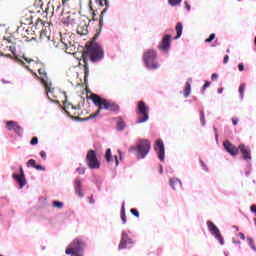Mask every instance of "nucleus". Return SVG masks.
I'll list each match as a JSON object with an SVG mask.
<instances>
[{"mask_svg": "<svg viewBox=\"0 0 256 256\" xmlns=\"http://www.w3.org/2000/svg\"><path fill=\"white\" fill-rule=\"evenodd\" d=\"M215 39V33L210 34L209 38L205 40L206 43H212Z\"/></svg>", "mask_w": 256, "mask_h": 256, "instance_id": "e433bc0d", "label": "nucleus"}, {"mask_svg": "<svg viewBox=\"0 0 256 256\" xmlns=\"http://www.w3.org/2000/svg\"><path fill=\"white\" fill-rule=\"evenodd\" d=\"M191 95V82L187 81L184 88V97L187 99Z\"/></svg>", "mask_w": 256, "mask_h": 256, "instance_id": "b1692460", "label": "nucleus"}, {"mask_svg": "<svg viewBox=\"0 0 256 256\" xmlns=\"http://www.w3.org/2000/svg\"><path fill=\"white\" fill-rule=\"evenodd\" d=\"M218 93H219V94L223 93V88H219V89H218Z\"/></svg>", "mask_w": 256, "mask_h": 256, "instance_id": "4d7b16f0", "label": "nucleus"}, {"mask_svg": "<svg viewBox=\"0 0 256 256\" xmlns=\"http://www.w3.org/2000/svg\"><path fill=\"white\" fill-rule=\"evenodd\" d=\"M211 86V82L205 81L204 86L202 87V93H205L207 91V88Z\"/></svg>", "mask_w": 256, "mask_h": 256, "instance_id": "c9c22d12", "label": "nucleus"}, {"mask_svg": "<svg viewBox=\"0 0 256 256\" xmlns=\"http://www.w3.org/2000/svg\"><path fill=\"white\" fill-rule=\"evenodd\" d=\"M154 149H155L160 161H165V144H163L162 140L156 141Z\"/></svg>", "mask_w": 256, "mask_h": 256, "instance_id": "9d476101", "label": "nucleus"}, {"mask_svg": "<svg viewBox=\"0 0 256 256\" xmlns=\"http://www.w3.org/2000/svg\"><path fill=\"white\" fill-rule=\"evenodd\" d=\"M239 93H240L241 99H243V95L245 93V84H240Z\"/></svg>", "mask_w": 256, "mask_h": 256, "instance_id": "72a5a7b5", "label": "nucleus"}, {"mask_svg": "<svg viewBox=\"0 0 256 256\" xmlns=\"http://www.w3.org/2000/svg\"><path fill=\"white\" fill-rule=\"evenodd\" d=\"M114 159H115V164H116V167H117V165H119V159L117 158V156H114Z\"/></svg>", "mask_w": 256, "mask_h": 256, "instance_id": "864d4df0", "label": "nucleus"}, {"mask_svg": "<svg viewBox=\"0 0 256 256\" xmlns=\"http://www.w3.org/2000/svg\"><path fill=\"white\" fill-rule=\"evenodd\" d=\"M13 179L17 181V183L20 185V188L23 189L25 185H27V180L25 179V172L23 171V167L20 166V175L19 174H13Z\"/></svg>", "mask_w": 256, "mask_h": 256, "instance_id": "f3484780", "label": "nucleus"}, {"mask_svg": "<svg viewBox=\"0 0 256 256\" xmlns=\"http://www.w3.org/2000/svg\"><path fill=\"white\" fill-rule=\"evenodd\" d=\"M58 9H61V6H58V7H57V11H58Z\"/></svg>", "mask_w": 256, "mask_h": 256, "instance_id": "0e129e2a", "label": "nucleus"}, {"mask_svg": "<svg viewBox=\"0 0 256 256\" xmlns=\"http://www.w3.org/2000/svg\"><path fill=\"white\" fill-rule=\"evenodd\" d=\"M237 123H239V119H237V118H232V124H233V125H237Z\"/></svg>", "mask_w": 256, "mask_h": 256, "instance_id": "603ef678", "label": "nucleus"}, {"mask_svg": "<svg viewBox=\"0 0 256 256\" xmlns=\"http://www.w3.org/2000/svg\"><path fill=\"white\" fill-rule=\"evenodd\" d=\"M81 21V17H78L75 14H69L66 18L63 19L64 25H67V27H73L77 25Z\"/></svg>", "mask_w": 256, "mask_h": 256, "instance_id": "2eb2a0df", "label": "nucleus"}, {"mask_svg": "<svg viewBox=\"0 0 256 256\" xmlns=\"http://www.w3.org/2000/svg\"><path fill=\"white\" fill-rule=\"evenodd\" d=\"M144 65L147 69H159V62H157V52L155 50H148L143 55Z\"/></svg>", "mask_w": 256, "mask_h": 256, "instance_id": "423d86ee", "label": "nucleus"}, {"mask_svg": "<svg viewBox=\"0 0 256 256\" xmlns=\"http://www.w3.org/2000/svg\"><path fill=\"white\" fill-rule=\"evenodd\" d=\"M219 78V75H217V73H213L212 75H211V79L213 80V81H215V79H218Z\"/></svg>", "mask_w": 256, "mask_h": 256, "instance_id": "09e8293b", "label": "nucleus"}, {"mask_svg": "<svg viewBox=\"0 0 256 256\" xmlns=\"http://www.w3.org/2000/svg\"><path fill=\"white\" fill-rule=\"evenodd\" d=\"M207 227L211 235H214L215 238L220 241L221 245H225V242L223 241V236H221V231H219V228H217L212 221H207Z\"/></svg>", "mask_w": 256, "mask_h": 256, "instance_id": "1a4fd4ad", "label": "nucleus"}, {"mask_svg": "<svg viewBox=\"0 0 256 256\" xmlns=\"http://www.w3.org/2000/svg\"><path fill=\"white\" fill-rule=\"evenodd\" d=\"M38 73L40 75L39 79L46 89L48 99L53 101V97H55L53 95V93H55V88H53V83L49 80V76H47V71H45V68H40L38 69Z\"/></svg>", "mask_w": 256, "mask_h": 256, "instance_id": "20e7f679", "label": "nucleus"}, {"mask_svg": "<svg viewBox=\"0 0 256 256\" xmlns=\"http://www.w3.org/2000/svg\"><path fill=\"white\" fill-rule=\"evenodd\" d=\"M37 165V162L35 161V159H30L27 162V167H34Z\"/></svg>", "mask_w": 256, "mask_h": 256, "instance_id": "f704fd0d", "label": "nucleus"}, {"mask_svg": "<svg viewBox=\"0 0 256 256\" xmlns=\"http://www.w3.org/2000/svg\"><path fill=\"white\" fill-rule=\"evenodd\" d=\"M169 184L174 191H177V189H183V183L179 178H171L169 180Z\"/></svg>", "mask_w": 256, "mask_h": 256, "instance_id": "412c9836", "label": "nucleus"}, {"mask_svg": "<svg viewBox=\"0 0 256 256\" xmlns=\"http://www.w3.org/2000/svg\"><path fill=\"white\" fill-rule=\"evenodd\" d=\"M26 61H27L28 63H31V61H33V60H27V59H26Z\"/></svg>", "mask_w": 256, "mask_h": 256, "instance_id": "680f3d73", "label": "nucleus"}, {"mask_svg": "<svg viewBox=\"0 0 256 256\" xmlns=\"http://www.w3.org/2000/svg\"><path fill=\"white\" fill-rule=\"evenodd\" d=\"M224 149L231 155L232 157H237L239 155V148H237L233 143H231L229 140H226L224 143Z\"/></svg>", "mask_w": 256, "mask_h": 256, "instance_id": "ddd939ff", "label": "nucleus"}, {"mask_svg": "<svg viewBox=\"0 0 256 256\" xmlns=\"http://www.w3.org/2000/svg\"><path fill=\"white\" fill-rule=\"evenodd\" d=\"M181 1H183V0H168V3H169L172 7H177V5H179V3H181Z\"/></svg>", "mask_w": 256, "mask_h": 256, "instance_id": "2f4dec72", "label": "nucleus"}, {"mask_svg": "<svg viewBox=\"0 0 256 256\" xmlns=\"http://www.w3.org/2000/svg\"><path fill=\"white\" fill-rule=\"evenodd\" d=\"M6 57H11V54L6 55Z\"/></svg>", "mask_w": 256, "mask_h": 256, "instance_id": "69168bd1", "label": "nucleus"}, {"mask_svg": "<svg viewBox=\"0 0 256 256\" xmlns=\"http://www.w3.org/2000/svg\"><path fill=\"white\" fill-rule=\"evenodd\" d=\"M121 220L124 223H127V216L125 215V202L122 204V209H121Z\"/></svg>", "mask_w": 256, "mask_h": 256, "instance_id": "a878e982", "label": "nucleus"}, {"mask_svg": "<svg viewBox=\"0 0 256 256\" xmlns=\"http://www.w3.org/2000/svg\"><path fill=\"white\" fill-rule=\"evenodd\" d=\"M200 163H201L204 171H207V165L205 164V162H203V160H200Z\"/></svg>", "mask_w": 256, "mask_h": 256, "instance_id": "8fccbe9b", "label": "nucleus"}, {"mask_svg": "<svg viewBox=\"0 0 256 256\" xmlns=\"http://www.w3.org/2000/svg\"><path fill=\"white\" fill-rule=\"evenodd\" d=\"M86 163L89 169H99L101 167V162L97 159V153H95V150H89L87 152Z\"/></svg>", "mask_w": 256, "mask_h": 256, "instance_id": "6e6552de", "label": "nucleus"}, {"mask_svg": "<svg viewBox=\"0 0 256 256\" xmlns=\"http://www.w3.org/2000/svg\"><path fill=\"white\" fill-rule=\"evenodd\" d=\"M34 169H37V171H45V167H43L41 165L34 166Z\"/></svg>", "mask_w": 256, "mask_h": 256, "instance_id": "79ce46f5", "label": "nucleus"}, {"mask_svg": "<svg viewBox=\"0 0 256 256\" xmlns=\"http://www.w3.org/2000/svg\"><path fill=\"white\" fill-rule=\"evenodd\" d=\"M130 213H132L134 215V217H137L139 218V210L135 209V208H132L130 210Z\"/></svg>", "mask_w": 256, "mask_h": 256, "instance_id": "ea45409f", "label": "nucleus"}, {"mask_svg": "<svg viewBox=\"0 0 256 256\" xmlns=\"http://www.w3.org/2000/svg\"><path fill=\"white\" fill-rule=\"evenodd\" d=\"M184 5H185L187 11H191V5H189V2H184Z\"/></svg>", "mask_w": 256, "mask_h": 256, "instance_id": "49530a36", "label": "nucleus"}, {"mask_svg": "<svg viewBox=\"0 0 256 256\" xmlns=\"http://www.w3.org/2000/svg\"><path fill=\"white\" fill-rule=\"evenodd\" d=\"M99 27L100 29L97 30L96 34L94 35L92 41L89 45H86V50L82 52V60L84 63V82L87 83L89 79V63L87 61H92V63H97V61H101L104 57L105 53L103 52V47L99 43H97V39L101 34V29L103 28V18L99 20Z\"/></svg>", "mask_w": 256, "mask_h": 256, "instance_id": "f257e3e1", "label": "nucleus"}, {"mask_svg": "<svg viewBox=\"0 0 256 256\" xmlns=\"http://www.w3.org/2000/svg\"><path fill=\"white\" fill-rule=\"evenodd\" d=\"M106 11H107V8H105V9L102 11L101 15H103V13H105Z\"/></svg>", "mask_w": 256, "mask_h": 256, "instance_id": "bf43d9fd", "label": "nucleus"}, {"mask_svg": "<svg viewBox=\"0 0 256 256\" xmlns=\"http://www.w3.org/2000/svg\"><path fill=\"white\" fill-rule=\"evenodd\" d=\"M131 243H133L131 238H129L127 233L123 232L122 238H121L120 244H119V249H127V245H131Z\"/></svg>", "mask_w": 256, "mask_h": 256, "instance_id": "6ab92c4d", "label": "nucleus"}, {"mask_svg": "<svg viewBox=\"0 0 256 256\" xmlns=\"http://www.w3.org/2000/svg\"><path fill=\"white\" fill-rule=\"evenodd\" d=\"M234 229H236V231H239V227L237 226H234Z\"/></svg>", "mask_w": 256, "mask_h": 256, "instance_id": "052dcab7", "label": "nucleus"}, {"mask_svg": "<svg viewBox=\"0 0 256 256\" xmlns=\"http://www.w3.org/2000/svg\"><path fill=\"white\" fill-rule=\"evenodd\" d=\"M137 125H141V123H145L146 121H149V106L145 104L144 101H139L137 106Z\"/></svg>", "mask_w": 256, "mask_h": 256, "instance_id": "0eeeda50", "label": "nucleus"}, {"mask_svg": "<svg viewBox=\"0 0 256 256\" xmlns=\"http://www.w3.org/2000/svg\"><path fill=\"white\" fill-rule=\"evenodd\" d=\"M71 0H63L62 1V5L64 7V9H71Z\"/></svg>", "mask_w": 256, "mask_h": 256, "instance_id": "c756f323", "label": "nucleus"}, {"mask_svg": "<svg viewBox=\"0 0 256 256\" xmlns=\"http://www.w3.org/2000/svg\"><path fill=\"white\" fill-rule=\"evenodd\" d=\"M37 143H39V138H37V136H34L30 141V145H37Z\"/></svg>", "mask_w": 256, "mask_h": 256, "instance_id": "58836bf2", "label": "nucleus"}, {"mask_svg": "<svg viewBox=\"0 0 256 256\" xmlns=\"http://www.w3.org/2000/svg\"><path fill=\"white\" fill-rule=\"evenodd\" d=\"M52 206L56 207L57 209H63V202L54 201Z\"/></svg>", "mask_w": 256, "mask_h": 256, "instance_id": "473e14b6", "label": "nucleus"}, {"mask_svg": "<svg viewBox=\"0 0 256 256\" xmlns=\"http://www.w3.org/2000/svg\"><path fill=\"white\" fill-rule=\"evenodd\" d=\"M100 3V5H105V7H109V0H90V3Z\"/></svg>", "mask_w": 256, "mask_h": 256, "instance_id": "cd10ccee", "label": "nucleus"}, {"mask_svg": "<svg viewBox=\"0 0 256 256\" xmlns=\"http://www.w3.org/2000/svg\"><path fill=\"white\" fill-rule=\"evenodd\" d=\"M233 243H235L236 245H241V241H233Z\"/></svg>", "mask_w": 256, "mask_h": 256, "instance_id": "6e6d98bb", "label": "nucleus"}, {"mask_svg": "<svg viewBox=\"0 0 256 256\" xmlns=\"http://www.w3.org/2000/svg\"><path fill=\"white\" fill-rule=\"evenodd\" d=\"M176 33L177 35L174 37V39L181 38V35H183V23L179 22L176 24Z\"/></svg>", "mask_w": 256, "mask_h": 256, "instance_id": "5701e85b", "label": "nucleus"}, {"mask_svg": "<svg viewBox=\"0 0 256 256\" xmlns=\"http://www.w3.org/2000/svg\"><path fill=\"white\" fill-rule=\"evenodd\" d=\"M61 47L62 49H64L67 52V49L69 48V46H67V43L61 42Z\"/></svg>", "mask_w": 256, "mask_h": 256, "instance_id": "37998d69", "label": "nucleus"}, {"mask_svg": "<svg viewBox=\"0 0 256 256\" xmlns=\"http://www.w3.org/2000/svg\"><path fill=\"white\" fill-rule=\"evenodd\" d=\"M72 107V109H75L73 106H71Z\"/></svg>", "mask_w": 256, "mask_h": 256, "instance_id": "774afa93", "label": "nucleus"}, {"mask_svg": "<svg viewBox=\"0 0 256 256\" xmlns=\"http://www.w3.org/2000/svg\"><path fill=\"white\" fill-rule=\"evenodd\" d=\"M23 37L27 42L35 41L37 39V36L35 35V32L32 28H26L23 33Z\"/></svg>", "mask_w": 256, "mask_h": 256, "instance_id": "aec40b11", "label": "nucleus"}, {"mask_svg": "<svg viewBox=\"0 0 256 256\" xmlns=\"http://www.w3.org/2000/svg\"><path fill=\"white\" fill-rule=\"evenodd\" d=\"M223 63H224V64L229 63V55H225V56H224Z\"/></svg>", "mask_w": 256, "mask_h": 256, "instance_id": "de8ad7c7", "label": "nucleus"}, {"mask_svg": "<svg viewBox=\"0 0 256 256\" xmlns=\"http://www.w3.org/2000/svg\"><path fill=\"white\" fill-rule=\"evenodd\" d=\"M158 49L160 51H165L166 53L169 51V49H171V34H166L162 38L160 45H158Z\"/></svg>", "mask_w": 256, "mask_h": 256, "instance_id": "9b49d317", "label": "nucleus"}, {"mask_svg": "<svg viewBox=\"0 0 256 256\" xmlns=\"http://www.w3.org/2000/svg\"><path fill=\"white\" fill-rule=\"evenodd\" d=\"M19 22L21 25H32L33 24V15L29 12L22 11L19 15Z\"/></svg>", "mask_w": 256, "mask_h": 256, "instance_id": "4468645a", "label": "nucleus"}, {"mask_svg": "<svg viewBox=\"0 0 256 256\" xmlns=\"http://www.w3.org/2000/svg\"><path fill=\"white\" fill-rule=\"evenodd\" d=\"M74 188H75V192L80 196L83 197V182L81 181V179H75L74 181Z\"/></svg>", "mask_w": 256, "mask_h": 256, "instance_id": "4be33fe9", "label": "nucleus"}, {"mask_svg": "<svg viewBox=\"0 0 256 256\" xmlns=\"http://www.w3.org/2000/svg\"><path fill=\"white\" fill-rule=\"evenodd\" d=\"M117 127H118V131H123V129H125V121L119 120L117 122Z\"/></svg>", "mask_w": 256, "mask_h": 256, "instance_id": "7c9ffc66", "label": "nucleus"}, {"mask_svg": "<svg viewBox=\"0 0 256 256\" xmlns=\"http://www.w3.org/2000/svg\"><path fill=\"white\" fill-rule=\"evenodd\" d=\"M129 153H134L137 159H145L151 151V142L149 140H140L136 146H131L128 149Z\"/></svg>", "mask_w": 256, "mask_h": 256, "instance_id": "7ed1b4c3", "label": "nucleus"}, {"mask_svg": "<svg viewBox=\"0 0 256 256\" xmlns=\"http://www.w3.org/2000/svg\"><path fill=\"white\" fill-rule=\"evenodd\" d=\"M200 121L202 123V125H205V112H203V110L200 111Z\"/></svg>", "mask_w": 256, "mask_h": 256, "instance_id": "4c0bfd02", "label": "nucleus"}, {"mask_svg": "<svg viewBox=\"0 0 256 256\" xmlns=\"http://www.w3.org/2000/svg\"><path fill=\"white\" fill-rule=\"evenodd\" d=\"M104 157H105L107 163H111V161H113V156L111 155V148H108L106 150V154Z\"/></svg>", "mask_w": 256, "mask_h": 256, "instance_id": "bb28decb", "label": "nucleus"}, {"mask_svg": "<svg viewBox=\"0 0 256 256\" xmlns=\"http://www.w3.org/2000/svg\"><path fill=\"white\" fill-rule=\"evenodd\" d=\"M227 53H229V49L227 50Z\"/></svg>", "mask_w": 256, "mask_h": 256, "instance_id": "338daca9", "label": "nucleus"}, {"mask_svg": "<svg viewBox=\"0 0 256 256\" xmlns=\"http://www.w3.org/2000/svg\"><path fill=\"white\" fill-rule=\"evenodd\" d=\"M238 235L242 241H245V234L243 232H240Z\"/></svg>", "mask_w": 256, "mask_h": 256, "instance_id": "3c124183", "label": "nucleus"}, {"mask_svg": "<svg viewBox=\"0 0 256 256\" xmlns=\"http://www.w3.org/2000/svg\"><path fill=\"white\" fill-rule=\"evenodd\" d=\"M76 171L79 175H85V168L79 167L76 169Z\"/></svg>", "mask_w": 256, "mask_h": 256, "instance_id": "a19ab883", "label": "nucleus"}, {"mask_svg": "<svg viewBox=\"0 0 256 256\" xmlns=\"http://www.w3.org/2000/svg\"><path fill=\"white\" fill-rule=\"evenodd\" d=\"M238 151L242 153V159H244V161H251V148L249 146L245 144H240L238 146Z\"/></svg>", "mask_w": 256, "mask_h": 256, "instance_id": "dca6fc26", "label": "nucleus"}, {"mask_svg": "<svg viewBox=\"0 0 256 256\" xmlns=\"http://www.w3.org/2000/svg\"><path fill=\"white\" fill-rule=\"evenodd\" d=\"M238 69H239V71H245V66L243 65V63H240L238 65Z\"/></svg>", "mask_w": 256, "mask_h": 256, "instance_id": "a18cd8bd", "label": "nucleus"}, {"mask_svg": "<svg viewBox=\"0 0 256 256\" xmlns=\"http://www.w3.org/2000/svg\"><path fill=\"white\" fill-rule=\"evenodd\" d=\"M90 203H95V200L93 199V197H90Z\"/></svg>", "mask_w": 256, "mask_h": 256, "instance_id": "13d9d810", "label": "nucleus"}, {"mask_svg": "<svg viewBox=\"0 0 256 256\" xmlns=\"http://www.w3.org/2000/svg\"><path fill=\"white\" fill-rule=\"evenodd\" d=\"M76 32L80 36H85L89 34V26L87 25V22L84 20H81L78 22V26L76 28Z\"/></svg>", "mask_w": 256, "mask_h": 256, "instance_id": "a211bd4d", "label": "nucleus"}, {"mask_svg": "<svg viewBox=\"0 0 256 256\" xmlns=\"http://www.w3.org/2000/svg\"><path fill=\"white\" fill-rule=\"evenodd\" d=\"M3 40L5 41V43H9L10 45H15V37L8 35V36H4Z\"/></svg>", "mask_w": 256, "mask_h": 256, "instance_id": "393cba45", "label": "nucleus"}, {"mask_svg": "<svg viewBox=\"0 0 256 256\" xmlns=\"http://www.w3.org/2000/svg\"><path fill=\"white\" fill-rule=\"evenodd\" d=\"M248 245L251 247L252 251H255L256 253V247L255 242L253 241V238L247 237Z\"/></svg>", "mask_w": 256, "mask_h": 256, "instance_id": "c85d7f7f", "label": "nucleus"}, {"mask_svg": "<svg viewBox=\"0 0 256 256\" xmlns=\"http://www.w3.org/2000/svg\"><path fill=\"white\" fill-rule=\"evenodd\" d=\"M89 99L98 107L97 111L94 114H91L89 117L84 118V121H89L90 119H95L99 117L101 111H110L111 113H119V104L113 102V100L105 99L97 94L92 93Z\"/></svg>", "mask_w": 256, "mask_h": 256, "instance_id": "f03ea898", "label": "nucleus"}, {"mask_svg": "<svg viewBox=\"0 0 256 256\" xmlns=\"http://www.w3.org/2000/svg\"><path fill=\"white\" fill-rule=\"evenodd\" d=\"M39 23L43 24V20L38 19L37 22H36V25H39Z\"/></svg>", "mask_w": 256, "mask_h": 256, "instance_id": "5fc2aeb1", "label": "nucleus"}, {"mask_svg": "<svg viewBox=\"0 0 256 256\" xmlns=\"http://www.w3.org/2000/svg\"><path fill=\"white\" fill-rule=\"evenodd\" d=\"M86 245L87 244H85V241H83L82 239H74L73 242H71L66 249L65 253L66 255L71 256H83L81 251L85 249Z\"/></svg>", "mask_w": 256, "mask_h": 256, "instance_id": "39448f33", "label": "nucleus"}, {"mask_svg": "<svg viewBox=\"0 0 256 256\" xmlns=\"http://www.w3.org/2000/svg\"><path fill=\"white\" fill-rule=\"evenodd\" d=\"M6 129H8L9 131H14V133H16V135H19L20 137L21 135H23V128L19 126V123L15 121L6 122Z\"/></svg>", "mask_w": 256, "mask_h": 256, "instance_id": "f8f14e48", "label": "nucleus"}, {"mask_svg": "<svg viewBox=\"0 0 256 256\" xmlns=\"http://www.w3.org/2000/svg\"><path fill=\"white\" fill-rule=\"evenodd\" d=\"M40 157H42L44 160L47 159V153H45V151H41Z\"/></svg>", "mask_w": 256, "mask_h": 256, "instance_id": "c03bdc74", "label": "nucleus"}, {"mask_svg": "<svg viewBox=\"0 0 256 256\" xmlns=\"http://www.w3.org/2000/svg\"><path fill=\"white\" fill-rule=\"evenodd\" d=\"M160 173H163V168L160 169Z\"/></svg>", "mask_w": 256, "mask_h": 256, "instance_id": "e2e57ef3", "label": "nucleus"}]
</instances>
